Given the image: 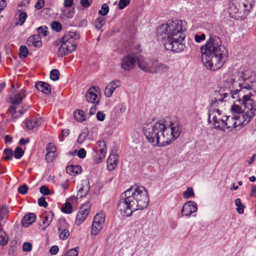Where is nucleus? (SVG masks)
<instances>
[{"instance_id": "obj_58", "label": "nucleus", "mask_w": 256, "mask_h": 256, "mask_svg": "<svg viewBox=\"0 0 256 256\" xmlns=\"http://www.w3.org/2000/svg\"><path fill=\"white\" fill-rule=\"evenodd\" d=\"M62 37L61 39L58 40L54 41L53 43V45L54 47H58V48L60 46V45L62 44Z\"/></svg>"}, {"instance_id": "obj_22", "label": "nucleus", "mask_w": 256, "mask_h": 256, "mask_svg": "<svg viewBox=\"0 0 256 256\" xmlns=\"http://www.w3.org/2000/svg\"><path fill=\"white\" fill-rule=\"evenodd\" d=\"M54 213L50 211L46 212L42 215L41 218L43 224V227L42 228V230H46V228L50 225L54 218Z\"/></svg>"}, {"instance_id": "obj_6", "label": "nucleus", "mask_w": 256, "mask_h": 256, "mask_svg": "<svg viewBox=\"0 0 256 256\" xmlns=\"http://www.w3.org/2000/svg\"><path fill=\"white\" fill-rule=\"evenodd\" d=\"M233 80L227 78L222 84L218 90H214L211 98L210 108H216L218 106L220 103L226 102L230 98H237V94L232 86Z\"/></svg>"}, {"instance_id": "obj_1", "label": "nucleus", "mask_w": 256, "mask_h": 256, "mask_svg": "<svg viewBox=\"0 0 256 256\" xmlns=\"http://www.w3.org/2000/svg\"><path fill=\"white\" fill-rule=\"evenodd\" d=\"M182 128L179 122L170 118L161 120L156 122L145 124L144 134L150 143L158 146L169 144L180 134Z\"/></svg>"}, {"instance_id": "obj_18", "label": "nucleus", "mask_w": 256, "mask_h": 256, "mask_svg": "<svg viewBox=\"0 0 256 256\" xmlns=\"http://www.w3.org/2000/svg\"><path fill=\"white\" fill-rule=\"evenodd\" d=\"M198 210L197 204L193 201H188L183 206L182 210V215L183 216H190L192 213Z\"/></svg>"}, {"instance_id": "obj_47", "label": "nucleus", "mask_w": 256, "mask_h": 256, "mask_svg": "<svg viewBox=\"0 0 256 256\" xmlns=\"http://www.w3.org/2000/svg\"><path fill=\"white\" fill-rule=\"evenodd\" d=\"M28 190V186L26 184H23L20 186L18 188V192L19 193L22 194H25L27 193Z\"/></svg>"}, {"instance_id": "obj_54", "label": "nucleus", "mask_w": 256, "mask_h": 256, "mask_svg": "<svg viewBox=\"0 0 256 256\" xmlns=\"http://www.w3.org/2000/svg\"><path fill=\"white\" fill-rule=\"evenodd\" d=\"M86 151L84 148H80L78 152V156L80 158H84L86 156Z\"/></svg>"}, {"instance_id": "obj_44", "label": "nucleus", "mask_w": 256, "mask_h": 256, "mask_svg": "<svg viewBox=\"0 0 256 256\" xmlns=\"http://www.w3.org/2000/svg\"><path fill=\"white\" fill-rule=\"evenodd\" d=\"M78 252L77 250V248H74L69 250L66 254L64 255H62L61 256H78Z\"/></svg>"}, {"instance_id": "obj_63", "label": "nucleus", "mask_w": 256, "mask_h": 256, "mask_svg": "<svg viewBox=\"0 0 256 256\" xmlns=\"http://www.w3.org/2000/svg\"><path fill=\"white\" fill-rule=\"evenodd\" d=\"M44 6V2H42V4L40 2V1H38L36 4H35V8L37 10H40Z\"/></svg>"}, {"instance_id": "obj_3", "label": "nucleus", "mask_w": 256, "mask_h": 256, "mask_svg": "<svg viewBox=\"0 0 256 256\" xmlns=\"http://www.w3.org/2000/svg\"><path fill=\"white\" fill-rule=\"evenodd\" d=\"M149 200L148 193L146 188L134 185L120 194L118 208L122 214L130 216L134 212L146 208Z\"/></svg>"}, {"instance_id": "obj_40", "label": "nucleus", "mask_w": 256, "mask_h": 256, "mask_svg": "<svg viewBox=\"0 0 256 256\" xmlns=\"http://www.w3.org/2000/svg\"><path fill=\"white\" fill-rule=\"evenodd\" d=\"M4 153L5 154V156L4 157V160H10L13 155L12 150L10 148H6L4 150Z\"/></svg>"}, {"instance_id": "obj_19", "label": "nucleus", "mask_w": 256, "mask_h": 256, "mask_svg": "<svg viewBox=\"0 0 256 256\" xmlns=\"http://www.w3.org/2000/svg\"><path fill=\"white\" fill-rule=\"evenodd\" d=\"M90 189L89 180L86 178L82 180V184L80 185V188L77 193V196L82 198L86 196Z\"/></svg>"}, {"instance_id": "obj_8", "label": "nucleus", "mask_w": 256, "mask_h": 256, "mask_svg": "<svg viewBox=\"0 0 256 256\" xmlns=\"http://www.w3.org/2000/svg\"><path fill=\"white\" fill-rule=\"evenodd\" d=\"M138 66L142 70L152 74H162L168 70L169 67L159 62L157 59H148L140 56L138 58Z\"/></svg>"}, {"instance_id": "obj_38", "label": "nucleus", "mask_w": 256, "mask_h": 256, "mask_svg": "<svg viewBox=\"0 0 256 256\" xmlns=\"http://www.w3.org/2000/svg\"><path fill=\"white\" fill-rule=\"evenodd\" d=\"M8 241V238L6 234L4 232L0 230V244L4 246L7 244Z\"/></svg>"}, {"instance_id": "obj_41", "label": "nucleus", "mask_w": 256, "mask_h": 256, "mask_svg": "<svg viewBox=\"0 0 256 256\" xmlns=\"http://www.w3.org/2000/svg\"><path fill=\"white\" fill-rule=\"evenodd\" d=\"M51 27L56 32H60L62 30V26L60 22L54 21L52 23Z\"/></svg>"}, {"instance_id": "obj_51", "label": "nucleus", "mask_w": 256, "mask_h": 256, "mask_svg": "<svg viewBox=\"0 0 256 256\" xmlns=\"http://www.w3.org/2000/svg\"><path fill=\"white\" fill-rule=\"evenodd\" d=\"M32 245L30 243L28 242H25L24 243L22 246L23 250L24 252H30L31 250Z\"/></svg>"}, {"instance_id": "obj_59", "label": "nucleus", "mask_w": 256, "mask_h": 256, "mask_svg": "<svg viewBox=\"0 0 256 256\" xmlns=\"http://www.w3.org/2000/svg\"><path fill=\"white\" fill-rule=\"evenodd\" d=\"M96 144L98 146V148H106V142L104 140H99L97 142Z\"/></svg>"}, {"instance_id": "obj_16", "label": "nucleus", "mask_w": 256, "mask_h": 256, "mask_svg": "<svg viewBox=\"0 0 256 256\" xmlns=\"http://www.w3.org/2000/svg\"><path fill=\"white\" fill-rule=\"evenodd\" d=\"M98 88L95 86L90 87L86 94V98L88 102L94 104H98L100 102V97L98 96Z\"/></svg>"}, {"instance_id": "obj_23", "label": "nucleus", "mask_w": 256, "mask_h": 256, "mask_svg": "<svg viewBox=\"0 0 256 256\" xmlns=\"http://www.w3.org/2000/svg\"><path fill=\"white\" fill-rule=\"evenodd\" d=\"M35 87L38 90L46 94H50L51 93L50 86L46 82H38L35 84Z\"/></svg>"}, {"instance_id": "obj_60", "label": "nucleus", "mask_w": 256, "mask_h": 256, "mask_svg": "<svg viewBox=\"0 0 256 256\" xmlns=\"http://www.w3.org/2000/svg\"><path fill=\"white\" fill-rule=\"evenodd\" d=\"M96 105L97 104H94L90 108V109L89 111V114L90 115H94V114L96 110Z\"/></svg>"}, {"instance_id": "obj_35", "label": "nucleus", "mask_w": 256, "mask_h": 256, "mask_svg": "<svg viewBox=\"0 0 256 256\" xmlns=\"http://www.w3.org/2000/svg\"><path fill=\"white\" fill-rule=\"evenodd\" d=\"M36 30L38 32V34L40 35V34H41L44 36H46L48 34V28L45 26H42L38 28H36Z\"/></svg>"}, {"instance_id": "obj_25", "label": "nucleus", "mask_w": 256, "mask_h": 256, "mask_svg": "<svg viewBox=\"0 0 256 256\" xmlns=\"http://www.w3.org/2000/svg\"><path fill=\"white\" fill-rule=\"evenodd\" d=\"M36 215L34 213L27 214L22 220V226L24 227L28 226L36 220Z\"/></svg>"}, {"instance_id": "obj_53", "label": "nucleus", "mask_w": 256, "mask_h": 256, "mask_svg": "<svg viewBox=\"0 0 256 256\" xmlns=\"http://www.w3.org/2000/svg\"><path fill=\"white\" fill-rule=\"evenodd\" d=\"M81 5L84 7L87 8L90 6L92 3V0H80V1Z\"/></svg>"}, {"instance_id": "obj_39", "label": "nucleus", "mask_w": 256, "mask_h": 256, "mask_svg": "<svg viewBox=\"0 0 256 256\" xmlns=\"http://www.w3.org/2000/svg\"><path fill=\"white\" fill-rule=\"evenodd\" d=\"M60 72L56 69L52 70L50 72V78L52 80H56L59 78Z\"/></svg>"}, {"instance_id": "obj_17", "label": "nucleus", "mask_w": 256, "mask_h": 256, "mask_svg": "<svg viewBox=\"0 0 256 256\" xmlns=\"http://www.w3.org/2000/svg\"><path fill=\"white\" fill-rule=\"evenodd\" d=\"M26 96L25 91L23 90H21L19 92L16 94L12 100V106H10L8 108L9 111H12V116H14V114L16 112V105L21 104L22 102L23 98Z\"/></svg>"}, {"instance_id": "obj_37", "label": "nucleus", "mask_w": 256, "mask_h": 256, "mask_svg": "<svg viewBox=\"0 0 256 256\" xmlns=\"http://www.w3.org/2000/svg\"><path fill=\"white\" fill-rule=\"evenodd\" d=\"M194 196V192L193 190V189L190 188L188 187L187 188L186 190L183 193V196L184 198L188 199Z\"/></svg>"}, {"instance_id": "obj_31", "label": "nucleus", "mask_w": 256, "mask_h": 256, "mask_svg": "<svg viewBox=\"0 0 256 256\" xmlns=\"http://www.w3.org/2000/svg\"><path fill=\"white\" fill-rule=\"evenodd\" d=\"M95 151L98 152V162H101L106 156V148H98L96 147V148Z\"/></svg>"}, {"instance_id": "obj_4", "label": "nucleus", "mask_w": 256, "mask_h": 256, "mask_svg": "<svg viewBox=\"0 0 256 256\" xmlns=\"http://www.w3.org/2000/svg\"><path fill=\"white\" fill-rule=\"evenodd\" d=\"M202 60L208 69L215 71L226 60L228 53L220 38L210 34L206 44L201 47Z\"/></svg>"}, {"instance_id": "obj_64", "label": "nucleus", "mask_w": 256, "mask_h": 256, "mask_svg": "<svg viewBox=\"0 0 256 256\" xmlns=\"http://www.w3.org/2000/svg\"><path fill=\"white\" fill-rule=\"evenodd\" d=\"M6 6L5 0H0V11L2 10Z\"/></svg>"}, {"instance_id": "obj_50", "label": "nucleus", "mask_w": 256, "mask_h": 256, "mask_svg": "<svg viewBox=\"0 0 256 256\" xmlns=\"http://www.w3.org/2000/svg\"><path fill=\"white\" fill-rule=\"evenodd\" d=\"M56 156V154L47 152L46 155L45 159L48 162H52Z\"/></svg>"}, {"instance_id": "obj_12", "label": "nucleus", "mask_w": 256, "mask_h": 256, "mask_svg": "<svg viewBox=\"0 0 256 256\" xmlns=\"http://www.w3.org/2000/svg\"><path fill=\"white\" fill-rule=\"evenodd\" d=\"M252 113L250 114H248L247 116H246V120H244L243 118H244V117L240 118V116L236 117V116H224V118H225V122L224 124V131L226 129H232L236 126H240L242 125H246L247 124L250 120H252Z\"/></svg>"}, {"instance_id": "obj_14", "label": "nucleus", "mask_w": 256, "mask_h": 256, "mask_svg": "<svg viewBox=\"0 0 256 256\" xmlns=\"http://www.w3.org/2000/svg\"><path fill=\"white\" fill-rule=\"evenodd\" d=\"M105 221L104 214L100 212L97 214L94 217L92 226L91 234L96 236L102 229V225Z\"/></svg>"}, {"instance_id": "obj_32", "label": "nucleus", "mask_w": 256, "mask_h": 256, "mask_svg": "<svg viewBox=\"0 0 256 256\" xmlns=\"http://www.w3.org/2000/svg\"><path fill=\"white\" fill-rule=\"evenodd\" d=\"M28 53V50L26 46H20L19 48V56L20 58H24L26 57Z\"/></svg>"}, {"instance_id": "obj_55", "label": "nucleus", "mask_w": 256, "mask_h": 256, "mask_svg": "<svg viewBox=\"0 0 256 256\" xmlns=\"http://www.w3.org/2000/svg\"><path fill=\"white\" fill-rule=\"evenodd\" d=\"M106 115L102 112L99 111L96 114V118L100 121H103L105 118Z\"/></svg>"}, {"instance_id": "obj_28", "label": "nucleus", "mask_w": 256, "mask_h": 256, "mask_svg": "<svg viewBox=\"0 0 256 256\" xmlns=\"http://www.w3.org/2000/svg\"><path fill=\"white\" fill-rule=\"evenodd\" d=\"M66 170L68 173L70 174H76L81 172L82 168L80 165H71L66 167Z\"/></svg>"}, {"instance_id": "obj_21", "label": "nucleus", "mask_w": 256, "mask_h": 256, "mask_svg": "<svg viewBox=\"0 0 256 256\" xmlns=\"http://www.w3.org/2000/svg\"><path fill=\"white\" fill-rule=\"evenodd\" d=\"M26 44L28 46L41 47L42 42L40 35L34 34L28 38Z\"/></svg>"}, {"instance_id": "obj_24", "label": "nucleus", "mask_w": 256, "mask_h": 256, "mask_svg": "<svg viewBox=\"0 0 256 256\" xmlns=\"http://www.w3.org/2000/svg\"><path fill=\"white\" fill-rule=\"evenodd\" d=\"M118 162V155L110 154L107 160V168L108 170H113L116 166Z\"/></svg>"}, {"instance_id": "obj_15", "label": "nucleus", "mask_w": 256, "mask_h": 256, "mask_svg": "<svg viewBox=\"0 0 256 256\" xmlns=\"http://www.w3.org/2000/svg\"><path fill=\"white\" fill-rule=\"evenodd\" d=\"M90 208V204L89 202L84 204L80 208L75 220V224L77 226L80 225L85 220L88 216Z\"/></svg>"}, {"instance_id": "obj_27", "label": "nucleus", "mask_w": 256, "mask_h": 256, "mask_svg": "<svg viewBox=\"0 0 256 256\" xmlns=\"http://www.w3.org/2000/svg\"><path fill=\"white\" fill-rule=\"evenodd\" d=\"M120 85L118 84L116 82L112 81L110 82L106 87L104 90V94L106 97L110 98L112 96L114 91L116 88H118Z\"/></svg>"}, {"instance_id": "obj_43", "label": "nucleus", "mask_w": 256, "mask_h": 256, "mask_svg": "<svg viewBox=\"0 0 256 256\" xmlns=\"http://www.w3.org/2000/svg\"><path fill=\"white\" fill-rule=\"evenodd\" d=\"M46 150L47 152L54 153V154H56V150L54 144L52 142H50L47 145L46 148Z\"/></svg>"}, {"instance_id": "obj_10", "label": "nucleus", "mask_w": 256, "mask_h": 256, "mask_svg": "<svg viewBox=\"0 0 256 256\" xmlns=\"http://www.w3.org/2000/svg\"><path fill=\"white\" fill-rule=\"evenodd\" d=\"M253 4H250L248 6L246 3L240 6V0H230L228 4V12L230 16L236 20H242L246 18Z\"/></svg>"}, {"instance_id": "obj_52", "label": "nucleus", "mask_w": 256, "mask_h": 256, "mask_svg": "<svg viewBox=\"0 0 256 256\" xmlns=\"http://www.w3.org/2000/svg\"><path fill=\"white\" fill-rule=\"evenodd\" d=\"M206 39V35L202 34L200 35L196 34L194 36V40L197 42H200Z\"/></svg>"}, {"instance_id": "obj_34", "label": "nucleus", "mask_w": 256, "mask_h": 256, "mask_svg": "<svg viewBox=\"0 0 256 256\" xmlns=\"http://www.w3.org/2000/svg\"><path fill=\"white\" fill-rule=\"evenodd\" d=\"M106 19L101 16L96 19L94 24L96 28L98 29H100L106 23Z\"/></svg>"}, {"instance_id": "obj_29", "label": "nucleus", "mask_w": 256, "mask_h": 256, "mask_svg": "<svg viewBox=\"0 0 256 256\" xmlns=\"http://www.w3.org/2000/svg\"><path fill=\"white\" fill-rule=\"evenodd\" d=\"M74 118L80 122H82L86 120L84 112L80 110H78L74 112Z\"/></svg>"}, {"instance_id": "obj_11", "label": "nucleus", "mask_w": 256, "mask_h": 256, "mask_svg": "<svg viewBox=\"0 0 256 256\" xmlns=\"http://www.w3.org/2000/svg\"><path fill=\"white\" fill-rule=\"evenodd\" d=\"M224 116L226 115L222 114L219 109L210 108L208 122L212 124L216 129L224 131V126L225 122Z\"/></svg>"}, {"instance_id": "obj_46", "label": "nucleus", "mask_w": 256, "mask_h": 256, "mask_svg": "<svg viewBox=\"0 0 256 256\" xmlns=\"http://www.w3.org/2000/svg\"><path fill=\"white\" fill-rule=\"evenodd\" d=\"M28 16L26 12H21L19 14L20 25H22L25 22Z\"/></svg>"}, {"instance_id": "obj_48", "label": "nucleus", "mask_w": 256, "mask_h": 256, "mask_svg": "<svg viewBox=\"0 0 256 256\" xmlns=\"http://www.w3.org/2000/svg\"><path fill=\"white\" fill-rule=\"evenodd\" d=\"M40 193L44 195H48L50 194V190L48 187L45 185H44L40 188Z\"/></svg>"}, {"instance_id": "obj_26", "label": "nucleus", "mask_w": 256, "mask_h": 256, "mask_svg": "<svg viewBox=\"0 0 256 256\" xmlns=\"http://www.w3.org/2000/svg\"><path fill=\"white\" fill-rule=\"evenodd\" d=\"M42 120L37 118H32L26 121V128L29 130H32L34 128L40 126Z\"/></svg>"}, {"instance_id": "obj_49", "label": "nucleus", "mask_w": 256, "mask_h": 256, "mask_svg": "<svg viewBox=\"0 0 256 256\" xmlns=\"http://www.w3.org/2000/svg\"><path fill=\"white\" fill-rule=\"evenodd\" d=\"M130 2V0H120L118 4L119 8L122 10Z\"/></svg>"}, {"instance_id": "obj_62", "label": "nucleus", "mask_w": 256, "mask_h": 256, "mask_svg": "<svg viewBox=\"0 0 256 256\" xmlns=\"http://www.w3.org/2000/svg\"><path fill=\"white\" fill-rule=\"evenodd\" d=\"M29 142H30V139L28 138H27L26 140L24 139L23 138H21L19 142V144L20 145H24L28 143Z\"/></svg>"}, {"instance_id": "obj_20", "label": "nucleus", "mask_w": 256, "mask_h": 256, "mask_svg": "<svg viewBox=\"0 0 256 256\" xmlns=\"http://www.w3.org/2000/svg\"><path fill=\"white\" fill-rule=\"evenodd\" d=\"M66 226V222L63 220L60 221L58 225L60 237L63 240L66 239L70 236L69 230L67 229Z\"/></svg>"}, {"instance_id": "obj_45", "label": "nucleus", "mask_w": 256, "mask_h": 256, "mask_svg": "<svg viewBox=\"0 0 256 256\" xmlns=\"http://www.w3.org/2000/svg\"><path fill=\"white\" fill-rule=\"evenodd\" d=\"M38 204L40 206H44L46 208L48 206V203L46 201V198L44 196H42L38 199Z\"/></svg>"}, {"instance_id": "obj_30", "label": "nucleus", "mask_w": 256, "mask_h": 256, "mask_svg": "<svg viewBox=\"0 0 256 256\" xmlns=\"http://www.w3.org/2000/svg\"><path fill=\"white\" fill-rule=\"evenodd\" d=\"M88 130L87 128H84L82 130L78 138V142L79 144L82 143L87 138L88 136Z\"/></svg>"}, {"instance_id": "obj_33", "label": "nucleus", "mask_w": 256, "mask_h": 256, "mask_svg": "<svg viewBox=\"0 0 256 256\" xmlns=\"http://www.w3.org/2000/svg\"><path fill=\"white\" fill-rule=\"evenodd\" d=\"M72 206L70 202H66L62 206V211L66 214H70L72 212Z\"/></svg>"}, {"instance_id": "obj_57", "label": "nucleus", "mask_w": 256, "mask_h": 256, "mask_svg": "<svg viewBox=\"0 0 256 256\" xmlns=\"http://www.w3.org/2000/svg\"><path fill=\"white\" fill-rule=\"evenodd\" d=\"M0 211L1 212L2 214H3V218H4V215L8 212V208L6 206H1L0 208Z\"/></svg>"}, {"instance_id": "obj_7", "label": "nucleus", "mask_w": 256, "mask_h": 256, "mask_svg": "<svg viewBox=\"0 0 256 256\" xmlns=\"http://www.w3.org/2000/svg\"><path fill=\"white\" fill-rule=\"evenodd\" d=\"M238 101L242 100V104L244 106L243 110L242 107L238 104H234L232 106L230 110L232 113V116H240V118L244 117V120H246V116L252 113V118L254 117L256 112V96L252 98H242L239 100L238 98H235Z\"/></svg>"}, {"instance_id": "obj_9", "label": "nucleus", "mask_w": 256, "mask_h": 256, "mask_svg": "<svg viewBox=\"0 0 256 256\" xmlns=\"http://www.w3.org/2000/svg\"><path fill=\"white\" fill-rule=\"evenodd\" d=\"M80 34L77 32H68L62 36L63 42L58 48L57 54L58 57L68 55L76 50L80 38Z\"/></svg>"}, {"instance_id": "obj_36", "label": "nucleus", "mask_w": 256, "mask_h": 256, "mask_svg": "<svg viewBox=\"0 0 256 256\" xmlns=\"http://www.w3.org/2000/svg\"><path fill=\"white\" fill-rule=\"evenodd\" d=\"M24 154V152L22 148L19 146H18L15 149L14 155L16 158L19 159Z\"/></svg>"}, {"instance_id": "obj_61", "label": "nucleus", "mask_w": 256, "mask_h": 256, "mask_svg": "<svg viewBox=\"0 0 256 256\" xmlns=\"http://www.w3.org/2000/svg\"><path fill=\"white\" fill-rule=\"evenodd\" d=\"M72 0H64V6L66 8L70 7L72 5Z\"/></svg>"}, {"instance_id": "obj_5", "label": "nucleus", "mask_w": 256, "mask_h": 256, "mask_svg": "<svg viewBox=\"0 0 256 256\" xmlns=\"http://www.w3.org/2000/svg\"><path fill=\"white\" fill-rule=\"evenodd\" d=\"M248 72H238L234 78H230L233 80L232 84L238 95V98L240 100L242 98H250L256 96L251 92L246 94L247 91L254 90L256 88V75L254 74H248Z\"/></svg>"}, {"instance_id": "obj_56", "label": "nucleus", "mask_w": 256, "mask_h": 256, "mask_svg": "<svg viewBox=\"0 0 256 256\" xmlns=\"http://www.w3.org/2000/svg\"><path fill=\"white\" fill-rule=\"evenodd\" d=\"M58 247L56 246H52L50 250V252L51 254H56L58 252Z\"/></svg>"}, {"instance_id": "obj_42", "label": "nucleus", "mask_w": 256, "mask_h": 256, "mask_svg": "<svg viewBox=\"0 0 256 256\" xmlns=\"http://www.w3.org/2000/svg\"><path fill=\"white\" fill-rule=\"evenodd\" d=\"M109 10L108 6L106 4H104L102 6L101 10L98 11V14L102 16H106Z\"/></svg>"}, {"instance_id": "obj_2", "label": "nucleus", "mask_w": 256, "mask_h": 256, "mask_svg": "<svg viewBox=\"0 0 256 256\" xmlns=\"http://www.w3.org/2000/svg\"><path fill=\"white\" fill-rule=\"evenodd\" d=\"M186 30L182 26V20L175 19L160 26L157 29L156 34L166 50L179 52L185 48L183 41L186 37Z\"/></svg>"}, {"instance_id": "obj_13", "label": "nucleus", "mask_w": 256, "mask_h": 256, "mask_svg": "<svg viewBox=\"0 0 256 256\" xmlns=\"http://www.w3.org/2000/svg\"><path fill=\"white\" fill-rule=\"evenodd\" d=\"M142 56L141 55L128 54L122 59L121 68L125 70H130L134 68L136 63L138 64V58Z\"/></svg>"}]
</instances>
